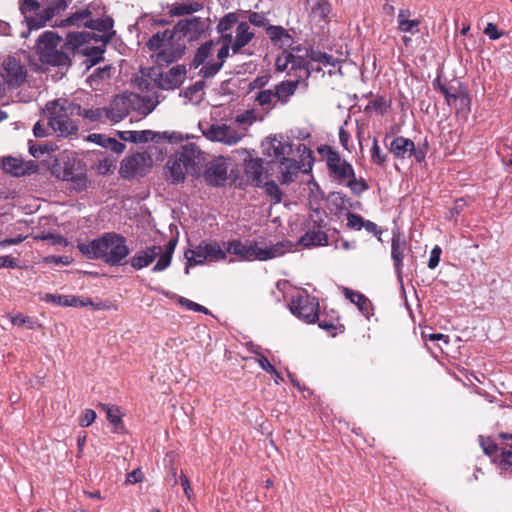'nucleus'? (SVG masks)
<instances>
[{"instance_id":"nucleus-46","label":"nucleus","mask_w":512,"mask_h":512,"mask_svg":"<svg viewBox=\"0 0 512 512\" xmlns=\"http://www.w3.org/2000/svg\"><path fill=\"white\" fill-rule=\"evenodd\" d=\"M329 200L335 206L338 211H343L348 208H353L354 204L352 200L341 191H333L329 194Z\"/></svg>"},{"instance_id":"nucleus-48","label":"nucleus","mask_w":512,"mask_h":512,"mask_svg":"<svg viewBox=\"0 0 512 512\" xmlns=\"http://www.w3.org/2000/svg\"><path fill=\"white\" fill-rule=\"evenodd\" d=\"M254 33L251 31L250 26L247 22L242 21L237 24L235 39L238 42L248 45L249 42L254 38Z\"/></svg>"},{"instance_id":"nucleus-54","label":"nucleus","mask_w":512,"mask_h":512,"mask_svg":"<svg viewBox=\"0 0 512 512\" xmlns=\"http://www.w3.org/2000/svg\"><path fill=\"white\" fill-rule=\"evenodd\" d=\"M370 154H371L372 163H374L380 167L385 166L386 160H387V155L381 151L376 137L373 138V144H372V147L370 150Z\"/></svg>"},{"instance_id":"nucleus-44","label":"nucleus","mask_w":512,"mask_h":512,"mask_svg":"<svg viewBox=\"0 0 512 512\" xmlns=\"http://www.w3.org/2000/svg\"><path fill=\"white\" fill-rule=\"evenodd\" d=\"M207 21H209V18L206 20L198 16L190 18L191 32L189 41H196L205 34L206 30L209 28Z\"/></svg>"},{"instance_id":"nucleus-61","label":"nucleus","mask_w":512,"mask_h":512,"mask_svg":"<svg viewBox=\"0 0 512 512\" xmlns=\"http://www.w3.org/2000/svg\"><path fill=\"white\" fill-rule=\"evenodd\" d=\"M222 67V63H206L202 66L199 73L203 78H210L215 76L221 70Z\"/></svg>"},{"instance_id":"nucleus-5","label":"nucleus","mask_w":512,"mask_h":512,"mask_svg":"<svg viewBox=\"0 0 512 512\" xmlns=\"http://www.w3.org/2000/svg\"><path fill=\"white\" fill-rule=\"evenodd\" d=\"M190 24V18L181 19L174 25L173 29H170L172 42L155 54V63L169 65L182 58L186 50L184 39L189 38L191 32Z\"/></svg>"},{"instance_id":"nucleus-20","label":"nucleus","mask_w":512,"mask_h":512,"mask_svg":"<svg viewBox=\"0 0 512 512\" xmlns=\"http://www.w3.org/2000/svg\"><path fill=\"white\" fill-rule=\"evenodd\" d=\"M294 247L303 246L306 248L327 246L328 235L326 232L320 230V225L314 221L313 227L309 228L308 231L302 235L296 243H293Z\"/></svg>"},{"instance_id":"nucleus-18","label":"nucleus","mask_w":512,"mask_h":512,"mask_svg":"<svg viewBox=\"0 0 512 512\" xmlns=\"http://www.w3.org/2000/svg\"><path fill=\"white\" fill-rule=\"evenodd\" d=\"M146 156L143 153H135L125 157L120 164L119 174L123 179H132L137 174L143 175V166Z\"/></svg>"},{"instance_id":"nucleus-60","label":"nucleus","mask_w":512,"mask_h":512,"mask_svg":"<svg viewBox=\"0 0 512 512\" xmlns=\"http://www.w3.org/2000/svg\"><path fill=\"white\" fill-rule=\"evenodd\" d=\"M347 227L354 230H361L363 228L365 219L359 215L352 212H347Z\"/></svg>"},{"instance_id":"nucleus-45","label":"nucleus","mask_w":512,"mask_h":512,"mask_svg":"<svg viewBox=\"0 0 512 512\" xmlns=\"http://www.w3.org/2000/svg\"><path fill=\"white\" fill-rule=\"evenodd\" d=\"M205 253L207 259L210 261H223L227 258V251L223 250L218 242L212 241L209 243L205 242Z\"/></svg>"},{"instance_id":"nucleus-53","label":"nucleus","mask_w":512,"mask_h":512,"mask_svg":"<svg viewBox=\"0 0 512 512\" xmlns=\"http://www.w3.org/2000/svg\"><path fill=\"white\" fill-rule=\"evenodd\" d=\"M346 186L349 187L355 196H360L369 189L367 181L364 178L357 179L355 174L346 182Z\"/></svg>"},{"instance_id":"nucleus-24","label":"nucleus","mask_w":512,"mask_h":512,"mask_svg":"<svg viewBox=\"0 0 512 512\" xmlns=\"http://www.w3.org/2000/svg\"><path fill=\"white\" fill-rule=\"evenodd\" d=\"M395 159L404 160L413 157L414 142L403 136L395 137L388 146Z\"/></svg>"},{"instance_id":"nucleus-40","label":"nucleus","mask_w":512,"mask_h":512,"mask_svg":"<svg viewBox=\"0 0 512 512\" xmlns=\"http://www.w3.org/2000/svg\"><path fill=\"white\" fill-rule=\"evenodd\" d=\"M86 14H84L82 8L71 13L66 18L60 20L55 24L57 27H76V28H87Z\"/></svg>"},{"instance_id":"nucleus-8","label":"nucleus","mask_w":512,"mask_h":512,"mask_svg":"<svg viewBox=\"0 0 512 512\" xmlns=\"http://www.w3.org/2000/svg\"><path fill=\"white\" fill-rule=\"evenodd\" d=\"M178 160L183 164L187 173L193 178L199 179L201 177V170L206 162V153L203 152L195 143H186L174 153Z\"/></svg>"},{"instance_id":"nucleus-22","label":"nucleus","mask_w":512,"mask_h":512,"mask_svg":"<svg viewBox=\"0 0 512 512\" xmlns=\"http://www.w3.org/2000/svg\"><path fill=\"white\" fill-rule=\"evenodd\" d=\"M161 251L162 248L159 245H152L145 249L139 250L132 257H130L129 264L135 270H141L153 263Z\"/></svg>"},{"instance_id":"nucleus-39","label":"nucleus","mask_w":512,"mask_h":512,"mask_svg":"<svg viewBox=\"0 0 512 512\" xmlns=\"http://www.w3.org/2000/svg\"><path fill=\"white\" fill-rule=\"evenodd\" d=\"M49 106L70 117L81 116V113H83L80 104L67 99H57L54 102L49 103Z\"/></svg>"},{"instance_id":"nucleus-62","label":"nucleus","mask_w":512,"mask_h":512,"mask_svg":"<svg viewBox=\"0 0 512 512\" xmlns=\"http://www.w3.org/2000/svg\"><path fill=\"white\" fill-rule=\"evenodd\" d=\"M178 302L180 305L186 307L190 311L199 312V313H203L206 315L210 314V311L206 307H204L192 300H189L185 297H180Z\"/></svg>"},{"instance_id":"nucleus-1","label":"nucleus","mask_w":512,"mask_h":512,"mask_svg":"<svg viewBox=\"0 0 512 512\" xmlns=\"http://www.w3.org/2000/svg\"><path fill=\"white\" fill-rule=\"evenodd\" d=\"M77 248L83 256L91 260H102L109 266H121L130 254L127 239L116 232H106L87 242H78Z\"/></svg>"},{"instance_id":"nucleus-15","label":"nucleus","mask_w":512,"mask_h":512,"mask_svg":"<svg viewBox=\"0 0 512 512\" xmlns=\"http://www.w3.org/2000/svg\"><path fill=\"white\" fill-rule=\"evenodd\" d=\"M202 133L208 140L221 142L226 145H234L241 140V135L238 131L226 124H212L206 130H203Z\"/></svg>"},{"instance_id":"nucleus-29","label":"nucleus","mask_w":512,"mask_h":512,"mask_svg":"<svg viewBox=\"0 0 512 512\" xmlns=\"http://www.w3.org/2000/svg\"><path fill=\"white\" fill-rule=\"evenodd\" d=\"M267 140L269 147L264 151L265 155L273 156L280 161L282 157H286V155L291 154L292 145L290 142L278 140L276 136L268 137Z\"/></svg>"},{"instance_id":"nucleus-17","label":"nucleus","mask_w":512,"mask_h":512,"mask_svg":"<svg viewBox=\"0 0 512 512\" xmlns=\"http://www.w3.org/2000/svg\"><path fill=\"white\" fill-rule=\"evenodd\" d=\"M105 115L112 122L117 123L126 118L130 112L128 94L116 95L110 105L104 108Z\"/></svg>"},{"instance_id":"nucleus-42","label":"nucleus","mask_w":512,"mask_h":512,"mask_svg":"<svg viewBox=\"0 0 512 512\" xmlns=\"http://www.w3.org/2000/svg\"><path fill=\"white\" fill-rule=\"evenodd\" d=\"M215 42L213 40H208L201 44L196 53L191 60L190 66L193 68H198L200 65L204 64V62L208 59L211 54V50L214 47Z\"/></svg>"},{"instance_id":"nucleus-51","label":"nucleus","mask_w":512,"mask_h":512,"mask_svg":"<svg viewBox=\"0 0 512 512\" xmlns=\"http://www.w3.org/2000/svg\"><path fill=\"white\" fill-rule=\"evenodd\" d=\"M330 12L331 5L327 0H318L311 9V13L313 14L314 17H317L325 22L328 21V16Z\"/></svg>"},{"instance_id":"nucleus-2","label":"nucleus","mask_w":512,"mask_h":512,"mask_svg":"<svg viewBox=\"0 0 512 512\" xmlns=\"http://www.w3.org/2000/svg\"><path fill=\"white\" fill-rule=\"evenodd\" d=\"M71 2L72 0H49L41 9L37 0H19V11L27 26V31H23L21 37L27 38L32 30L45 27L55 16L65 11Z\"/></svg>"},{"instance_id":"nucleus-9","label":"nucleus","mask_w":512,"mask_h":512,"mask_svg":"<svg viewBox=\"0 0 512 512\" xmlns=\"http://www.w3.org/2000/svg\"><path fill=\"white\" fill-rule=\"evenodd\" d=\"M82 10L86 14L87 29L106 31L114 27V19L107 14L106 7L101 0L89 2Z\"/></svg>"},{"instance_id":"nucleus-35","label":"nucleus","mask_w":512,"mask_h":512,"mask_svg":"<svg viewBox=\"0 0 512 512\" xmlns=\"http://www.w3.org/2000/svg\"><path fill=\"white\" fill-rule=\"evenodd\" d=\"M205 242H201L194 249H188L185 251V258L187 259V264L185 267V274H189V268L191 266L202 265L205 260H207V256L205 253Z\"/></svg>"},{"instance_id":"nucleus-37","label":"nucleus","mask_w":512,"mask_h":512,"mask_svg":"<svg viewBox=\"0 0 512 512\" xmlns=\"http://www.w3.org/2000/svg\"><path fill=\"white\" fill-rule=\"evenodd\" d=\"M171 42L172 36L170 29H166L153 34L146 42V46L150 51L156 52L157 54L160 50L167 47V45H170Z\"/></svg>"},{"instance_id":"nucleus-38","label":"nucleus","mask_w":512,"mask_h":512,"mask_svg":"<svg viewBox=\"0 0 512 512\" xmlns=\"http://www.w3.org/2000/svg\"><path fill=\"white\" fill-rule=\"evenodd\" d=\"M2 168L4 171L17 177L30 173V167H28L23 161L12 156L3 158Z\"/></svg>"},{"instance_id":"nucleus-3","label":"nucleus","mask_w":512,"mask_h":512,"mask_svg":"<svg viewBox=\"0 0 512 512\" xmlns=\"http://www.w3.org/2000/svg\"><path fill=\"white\" fill-rule=\"evenodd\" d=\"M228 253L238 256L243 261H266L293 251V242L284 240L271 246L261 247L257 241L242 242L233 239L223 243Z\"/></svg>"},{"instance_id":"nucleus-41","label":"nucleus","mask_w":512,"mask_h":512,"mask_svg":"<svg viewBox=\"0 0 512 512\" xmlns=\"http://www.w3.org/2000/svg\"><path fill=\"white\" fill-rule=\"evenodd\" d=\"M306 56L312 62L321 63L324 66L335 67L338 64V59H336L333 55L327 54L326 52H322L312 47L306 50Z\"/></svg>"},{"instance_id":"nucleus-27","label":"nucleus","mask_w":512,"mask_h":512,"mask_svg":"<svg viewBox=\"0 0 512 512\" xmlns=\"http://www.w3.org/2000/svg\"><path fill=\"white\" fill-rule=\"evenodd\" d=\"M128 97L130 109L144 116H147L156 108V103H154L150 97L141 96L137 93H130Z\"/></svg>"},{"instance_id":"nucleus-10","label":"nucleus","mask_w":512,"mask_h":512,"mask_svg":"<svg viewBox=\"0 0 512 512\" xmlns=\"http://www.w3.org/2000/svg\"><path fill=\"white\" fill-rule=\"evenodd\" d=\"M201 176L209 187H224L228 180V164L223 156L213 157L203 165Z\"/></svg>"},{"instance_id":"nucleus-33","label":"nucleus","mask_w":512,"mask_h":512,"mask_svg":"<svg viewBox=\"0 0 512 512\" xmlns=\"http://www.w3.org/2000/svg\"><path fill=\"white\" fill-rule=\"evenodd\" d=\"M280 165L283 166L280 177L281 183L289 184L293 182L294 178L297 176L300 170L298 161L292 158L282 157L280 160Z\"/></svg>"},{"instance_id":"nucleus-30","label":"nucleus","mask_w":512,"mask_h":512,"mask_svg":"<svg viewBox=\"0 0 512 512\" xmlns=\"http://www.w3.org/2000/svg\"><path fill=\"white\" fill-rule=\"evenodd\" d=\"M300 76L292 81H281L279 84L275 86V95L277 100L281 104H287L290 100V97L293 96L299 86Z\"/></svg>"},{"instance_id":"nucleus-25","label":"nucleus","mask_w":512,"mask_h":512,"mask_svg":"<svg viewBox=\"0 0 512 512\" xmlns=\"http://www.w3.org/2000/svg\"><path fill=\"white\" fill-rule=\"evenodd\" d=\"M344 295L357 306L358 310L363 316H365L367 319L370 318V316L373 314L372 303L363 293L345 288Z\"/></svg>"},{"instance_id":"nucleus-31","label":"nucleus","mask_w":512,"mask_h":512,"mask_svg":"<svg viewBox=\"0 0 512 512\" xmlns=\"http://www.w3.org/2000/svg\"><path fill=\"white\" fill-rule=\"evenodd\" d=\"M454 90L457 92V98L453 107L457 113L467 115L471 111V98L466 86L462 82L457 81V86Z\"/></svg>"},{"instance_id":"nucleus-7","label":"nucleus","mask_w":512,"mask_h":512,"mask_svg":"<svg viewBox=\"0 0 512 512\" xmlns=\"http://www.w3.org/2000/svg\"><path fill=\"white\" fill-rule=\"evenodd\" d=\"M290 312L307 324H314L319 318V301L304 289L291 297Z\"/></svg>"},{"instance_id":"nucleus-16","label":"nucleus","mask_w":512,"mask_h":512,"mask_svg":"<svg viewBox=\"0 0 512 512\" xmlns=\"http://www.w3.org/2000/svg\"><path fill=\"white\" fill-rule=\"evenodd\" d=\"M185 77L186 67L184 65H176L165 73H159L154 82L162 90H174L182 85Z\"/></svg>"},{"instance_id":"nucleus-23","label":"nucleus","mask_w":512,"mask_h":512,"mask_svg":"<svg viewBox=\"0 0 512 512\" xmlns=\"http://www.w3.org/2000/svg\"><path fill=\"white\" fill-rule=\"evenodd\" d=\"M266 34L272 45L282 51L295 43L294 37L281 25L267 26Z\"/></svg>"},{"instance_id":"nucleus-4","label":"nucleus","mask_w":512,"mask_h":512,"mask_svg":"<svg viewBox=\"0 0 512 512\" xmlns=\"http://www.w3.org/2000/svg\"><path fill=\"white\" fill-rule=\"evenodd\" d=\"M61 41L62 38L54 31H45L39 36L35 50L41 63L66 68L72 65L69 54L62 47L57 49Z\"/></svg>"},{"instance_id":"nucleus-14","label":"nucleus","mask_w":512,"mask_h":512,"mask_svg":"<svg viewBox=\"0 0 512 512\" xmlns=\"http://www.w3.org/2000/svg\"><path fill=\"white\" fill-rule=\"evenodd\" d=\"M49 111V125L60 136L69 137L78 132L77 123L70 116L63 114L47 105Z\"/></svg>"},{"instance_id":"nucleus-64","label":"nucleus","mask_w":512,"mask_h":512,"mask_svg":"<svg viewBox=\"0 0 512 512\" xmlns=\"http://www.w3.org/2000/svg\"><path fill=\"white\" fill-rule=\"evenodd\" d=\"M205 88V81L199 80L196 81L193 85L187 87L183 94L184 97L188 98L189 100H193L195 98V95L199 92H202Z\"/></svg>"},{"instance_id":"nucleus-26","label":"nucleus","mask_w":512,"mask_h":512,"mask_svg":"<svg viewBox=\"0 0 512 512\" xmlns=\"http://www.w3.org/2000/svg\"><path fill=\"white\" fill-rule=\"evenodd\" d=\"M245 174L254 187H262L263 162L260 158L250 159L245 165Z\"/></svg>"},{"instance_id":"nucleus-49","label":"nucleus","mask_w":512,"mask_h":512,"mask_svg":"<svg viewBox=\"0 0 512 512\" xmlns=\"http://www.w3.org/2000/svg\"><path fill=\"white\" fill-rule=\"evenodd\" d=\"M262 187L265 189V193L270 197L274 204H278L282 201L283 193L277 183L274 180L262 182Z\"/></svg>"},{"instance_id":"nucleus-36","label":"nucleus","mask_w":512,"mask_h":512,"mask_svg":"<svg viewBox=\"0 0 512 512\" xmlns=\"http://www.w3.org/2000/svg\"><path fill=\"white\" fill-rule=\"evenodd\" d=\"M89 140H91L92 142H94L106 149H110L111 151H113L116 154L122 153L126 147L123 142L118 141L111 137H107L106 135H103V134H97V133L90 134Z\"/></svg>"},{"instance_id":"nucleus-63","label":"nucleus","mask_w":512,"mask_h":512,"mask_svg":"<svg viewBox=\"0 0 512 512\" xmlns=\"http://www.w3.org/2000/svg\"><path fill=\"white\" fill-rule=\"evenodd\" d=\"M249 23L256 27L267 28V26H272L269 24L268 19L266 18L264 13L259 12H250L248 15Z\"/></svg>"},{"instance_id":"nucleus-6","label":"nucleus","mask_w":512,"mask_h":512,"mask_svg":"<svg viewBox=\"0 0 512 512\" xmlns=\"http://www.w3.org/2000/svg\"><path fill=\"white\" fill-rule=\"evenodd\" d=\"M52 173L63 181H71L78 190L87 188L88 177L83 162L72 154H63L52 167Z\"/></svg>"},{"instance_id":"nucleus-11","label":"nucleus","mask_w":512,"mask_h":512,"mask_svg":"<svg viewBox=\"0 0 512 512\" xmlns=\"http://www.w3.org/2000/svg\"><path fill=\"white\" fill-rule=\"evenodd\" d=\"M326 164L329 170L330 177H332L339 184H346L348 180L355 174L353 166L342 159L340 154L329 146H325Z\"/></svg>"},{"instance_id":"nucleus-59","label":"nucleus","mask_w":512,"mask_h":512,"mask_svg":"<svg viewBox=\"0 0 512 512\" xmlns=\"http://www.w3.org/2000/svg\"><path fill=\"white\" fill-rule=\"evenodd\" d=\"M274 98H276L275 92L271 89H266L257 93L255 101L259 106L264 107L270 105Z\"/></svg>"},{"instance_id":"nucleus-43","label":"nucleus","mask_w":512,"mask_h":512,"mask_svg":"<svg viewBox=\"0 0 512 512\" xmlns=\"http://www.w3.org/2000/svg\"><path fill=\"white\" fill-rule=\"evenodd\" d=\"M318 323V326L330 333L332 336H335L337 334V331L343 332L344 326L339 323V317L338 316H322L318 318L316 321Z\"/></svg>"},{"instance_id":"nucleus-28","label":"nucleus","mask_w":512,"mask_h":512,"mask_svg":"<svg viewBox=\"0 0 512 512\" xmlns=\"http://www.w3.org/2000/svg\"><path fill=\"white\" fill-rule=\"evenodd\" d=\"M105 51V45L86 46L82 48L79 52L86 57V59L83 61L86 69L89 70L90 68L104 61Z\"/></svg>"},{"instance_id":"nucleus-56","label":"nucleus","mask_w":512,"mask_h":512,"mask_svg":"<svg viewBox=\"0 0 512 512\" xmlns=\"http://www.w3.org/2000/svg\"><path fill=\"white\" fill-rule=\"evenodd\" d=\"M292 59V52L284 49L276 58L275 67L278 72H284Z\"/></svg>"},{"instance_id":"nucleus-52","label":"nucleus","mask_w":512,"mask_h":512,"mask_svg":"<svg viewBox=\"0 0 512 512\" xmlns=\"http://www.w3.org/2000/svg\"><path fill=\"white\" fill-rule=\"evenodd\" d=\"M115 68L111 65H105L103 67L96 68L93 73L89 76V80L94 83H99L106 79H110L114 72Z\"/></svg>"},{"instance_id":"nucleus-12","label":"nucleus","mask_w":512,"mask_h":512,"mask_svg":"<svg viewBox=\"0 0 512 512\" xmlns=\"http://www.w3.org/2000/svg\"><path fill=\"white\" fill-rule=\"evenodd\" d=\"M1 72L3 73L2 93L5 86L19 87L26 81L27 71L20 60L13 56H7L1 63Z\"/></svg>"},{"instance_id":"nucleus-19","label":"nucleus","mask_w":512,"mask_h":512,"mask_svg":"<svg viewBox=\"0 0 512 512\" xmlns=\"http://www.w3.org/2000/svg\"><path fill=\"white\" fill-rule=\"evenodd\" d=\"M117 135L122 141L132 143L157 142L160 138L171 140L168 132L158 133L152 130L118 131Z\"/></svg>"},{"instance_id":"nucleus-13","label":"nucleus","mask_w":512,"mask_h":512,"mask_svg":"<svg viewBox=\"0 0 512 512\" xmlns=\"http://www.w3.org/2000/svg\"><path fill=\"white\" fill-rule=\"evenodd\" d=\"M408 243L403 232L399 229L393 230L391 239V259L397 278L401 281L403 275V260Z\"/></svg>"},{"instance_id":"nucleus-34","label":"nucleus","mask_w":512,"mask_h":512,"mask_svg":"<svg viewBox=\"0 0 512 512\" xmlns=\"http://www.w3.org/2000/svg\"><path fill=\"white\" fill-rule=\"evenodd\" d=\"M171 17H180L191 15L203 9V4L197 1H187L184 3H174L168 6Z\"/></svg>"},{"instance_id":"nucleus-32","label":"nucleus","mask_w":512,"mask_h":512,"mask_svg":"<svg viewBox=\"0 0 512 512\" xmlns=\"http://www.w3.org/2000/svg\"><path fill=\"white\" fill-rule=\"evenodd\" d=\"M87 36V31L69 32L66 35L65 42L62 44V49L67 53L72 52L73 54H75L79 51L81 47L87 44Z\"/></svg>"},{"instance_id":"nucleus-21","label":"nucleus","mask_w":512,"mask_h":512,"mask_svg":"<svg viewBox=\"0 0 512 512\" xmlns=\"http://www.w3.org/2000/svg\"><path fill=\"white\" fill-rule=\"evenodd\" d=\"M165 179L172 185L182 184L186 179L187 171L175 154L168 157L164 167Z\"/></svg>"},{"instance_id":"nucleus-47","label":"nucleus","mask_w":512,"mask_h":512,"mask_svg":"<svg viewBox=\"0 0 512 512\" xmlns=\"http://www.w3.org/2000/svg\"><path fill=\"white\" fill-rule=\"evenodd\" d=\"M238 23V16L235 12L225 14L216 26L217 33H232L231 30Z\"/></svg>"},{"instance_id":"nucleus-55","label":"nucleus","mask_w":512,"mask_h":512,"mask_svg":"<svg viewBox=\"0 0 512 512\" xmlns=\"http://www.w3.org/2000/svg\"><path fill=\"white\" fill-rule=\"evenodd\" d=\"M429 150V142L427 138H425L422 142H419L417 146L414 144L413 157L415 161L419 164H422L426 160V156Z\"/></svg>"},{"instance_id":"nucleus-58","label":"nucleus","mask_w":512,"mask_h":512,"mask_svg":"<svg viewBox=\"0 0 512 512\" xmlns=\"http://www.w3.org/2000/svg\"><path fill=\"white\" fill-rule=\"evenodd\" d=\"M421 20L420 19H408V20H402L399 23L398 30L403 33H417L418 26L420 25Z\"/></svg>"},{"instance_id":"nucleus-57","label":"nucleus","mask_w":512,"mask_h":512,"mask_svg":"<svg viewBox=\"0 0 512 512\" xmlns=\"http://www.w3.org/2000/svg\"><path fill=\"white\" fill-rule=\"evenodd\" d=\"M68 298L69 295L46 293L41 299L46 303H53L56 306L68 307Z\"/></svg>"},{"instance_id":"nucleus-50","label":"nucleus","mask_w":512,"mask_h":512,"mask_svg":"<svg viewBox=\"0 0 512 512\" xmlns=\"http://www.w3.org/2000/svg\"><path fill=\"white\" fill-rule=\"evenodd\" d=\"M100 34L94 32H88V36L86 37L87 44L91 41L96 43L101 42V45L107 46L109 42L112 41L113 37L116 34V31L112 28L111 30L106 31H98Z\"/></svg>"}]
</instances>
